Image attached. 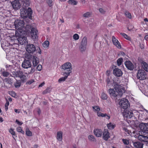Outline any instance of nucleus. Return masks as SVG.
<instances>
[{
	"label": "nucleus",
	"instance_id": "nucleus-1",
	"mask_svg": "<svg viewBox=\"0 0 148 148\" xmlns=\"http://www.w3.org/2000/svg\"><path fill=\"white\" fill-rule=\"evenodd\" d=\"M26 2H24L23 4L22 5V9L21 10V15L23 18L28 17L29 18H32V10L30 8L28 9L26 8L29 6L30 1V0H26Z\"/></svg>",
	"mask_w": 148,
	"mask_h": 148
},
{
	"label": "nucleus",
	"instance_id": "nucleus-2",
	"mask_svg": "<svg viewBox=\"0 0 148 148\" xmlns=\"http://www.w3.org/2000/svg\"><path fill=\"white\" fill-rule=\"evenodd\" d=\"M31 62L30 60L25 59L23 62L22 64V67L24 69H28L31 68V70L25 73L27 74H32L34 73L35 69L33 67H31Z\"/></svg>",
	"mask_w": 148,
	"mask_h": 148
},
{
	"label": "nucleus",
	"instance_id": "nucleus-3",
	"mask_svg": "<svg viewBox=\"0 0 148 148\" xmlns=\"http://www.w3.org/2000/svg\"><path fill=\"white\" fill-rule=\"evenodd\" d=\"M25 28L27 32L31 30L30 34L32 39L35 40L38 38V36L37 34L38 31L36 28L34 27L32 28V26L29 25H27L25 27Z\"/></svg>",
	"mask_w": 148,
	"mask_h": 148
},
{
	"label": "nucleus",
	"instance_id": "nucleus-4",
	"mask_svg": "<svg viewBox=\"0 0 148 148\" xmlns=\"http://www.w3.org/2000/svg\"><path fill=\"white\" fill-rule=\"evenodd\" d=\"M114 88L119 94V96H122L123 94L125 92V90L123 87L116 82L113 83Z\"/></svg>",
	"mask_w": 148,
	"mask_h": 148
},
{
	"label": "nucleus",
	"instance_id": "nucleus-5",
	"mask_svg": "<svg viewBox=\"0 0 148 148\" xmlns=\"http://www.w3.org/2000/svg\"><path fill=\"white\" fill-rule=\"evenodd\" d=\"M15 35L16 36H18L17 40L19 43L21 45L25 44L27 42L26 37L21 36V34L20 32H18L17 33H16Z\"/></svg>",
	"mask_w": 148,
	"mask_h": 148
},
{
	"label": "nucleus",
	"instance_id": "nucleus-6",
	"mask_svg": "<svg viewBox=\"0 0 148 148\" xmlns=\"http://www.w3.org/2000/svg\"><path fill=\"white\" fill-rule=\"evenodd\" d=\"M25 49L26 51L29 53H33L36 51V47L33 44L27 43Z\"/></svg>",
	"mask_w": 148,
	"mask_h": 148
},
{
	"label": "nucleus",
	"instance_id": "nucleus-7",
	"mask_svg": "<svg viewBox=\"0 0 148 148\" xmlns=\"http://www.w3.org/2000/svg\"><path fill=\"white\" fill-rule=\"evenodd\" d=\"M15 27L17 29H20L24 27V23L23 20H16L14 23Z\"/></svg>",
	"mask_w": 148,
	"mask_h": 148
},
{
	"label": "nucleus",
	"instance_id": "nucleus-8",
	"mask_svg": "<svg viewBox=\"0 0 148 148\" xmlns=\"http://www.w3.org/2000/svg\"><path fill=\"white\" fill-rule=\"evenodd\" d=\"M119 105L121 108L126 109L130 106L128 100L125 99H121L119 102Z\"/></svg>",
	"mask_w": 148,
	"mask_h": 148
},
{
	"label": "nucleus",
	"instance_id": "nucleus-9",
	"mask_svg": "<svg viewBox=\"0 0 148 148\" xmlns=\"http://www.w3.org/2000/svg\"><path fill=\"white\" fill-rule=\"evenodd\" d=\"M11 4L13 9L16 10L19 9L23 5V3L21 2L16 0L12 1Z\"/></svg>",
	"mask_w": 148,
	"mask_h": 148
},
{
	"label": "nucleus",
	"instance_id": "nucleus-10",
	"mask_svg": "<svg viewBox=\"0 0 148 148\" xmlns=\"http://www.w3.org/2000/svg\"><path fill=\"white\" fill-rule=\"evenodd\" d=\"M137 77L141 80L145 79L146 77V74L143 70H139L137 73Z\"/></svg>",
	"mask_w": 148,
	"mask_h": 148
},
{
	"label": "nucleus",
	"instance_id": "nucleus-11",
	"mask_svg": "<svg viewBox=\"0 0 148 148\" xmlns=\"http://www.w3.org/2000/svg\"><path fill=\"white\" fill-rule=\"evenodd\" d=\"M62 68L64 70H66L68 72L70 73V74L71 72L72 68L71 64L69 62H66L62 66Z\"/></svg>",
	"mask_w": 148,
	"mask_h": 148
},
{
	"label": "nucleus",
	"instance_id": "nucleus-12",
	"mask_svg": "<svg viewBox=\"0 0 148 148\" xmlns=\"http://www.w3.org/2000/svg\"><path fill=\"white\" fill-rule=\"evenodd\" d=\"M123 116L125 117L127 119H131L133 116V114L132 111L131 110H126L123 113Z\"/></svg>",
	"mask_w": 148,
	"mask_h": 148
},
{
	"label": "nucleus",
	"instance_id": "nucleus-13",
	"mask_svg": "<svg viewBox=\"0 0 148 148\" xmlns=\"http://www.w3.org/2000/svg\"><path fill=\"white\" fill-rule=\"evenodd\" d=\"M140 130L144 133L146 131L148 132V124L144 123H140L139 125Z\"/></svg>",
	"mask_w": 148,
	"mask_h": 148
},
{
	"label": "nucleus",
	"instance_id": "nucleus-14",
	"mask_svg": "<svg viewBox=\"0 0 148 148\" xmlns=\"http://www.w3.org/2000/svg\"><path fill=\"white\" fill-rule=\"evenodd\" d=\"M108 92L110 95V97L112 98H114L119 96V94H117L113 88H110L108 90Z\"/></svg>",
	"mask_w": 148,
	"mask_h": 148
},
{
	"label": "nucleus",
	"instance_id": "nucleus-15",
	"mask_svg": "<svg viewBox=\"0 0 148 148\" xmlns=\"http://www.w3.org/2000/svg\"><path fill=\"white\" fill-rule=\"evenodd\" d=\"M138 139L142 141L146 142V145L148 146V136L144 135H140L138 137Z\"/></svg>",
	"mask_w": 148,
	"mask_h": 148
},
{
	"label": "nucleus",
	"instance_id": "nucleus-16",
	"mask_svg": "<svg viewBox=\"0 0 148 148\" xmlns=\"http://www.w3.org/2000/svg\"><path fill=\"white\" fill-rule=\"evenodd\" d=\"M114 75L118 77L121 76L123 74V73L121 70L118 68L114 69L113 71Z\"/></svg>",
	"mask_w": 148,
	"mask_h": 148
},
{
	"label": "nucleus",
	"instance_id": "nucleus-17",
	"mask_svg": "<svg viewBox=\"0 0 148 148\" xmlns=\"http://www.w3.org/2000/svg\"><path fill=\"white\" fill-rule=\"evenodd\" d=\"M103 133V138L105 140H107L110 137V134L108 130L106 129L104 130Z\"/></svg>",
	"mask_w": 148,
	"mask_h": 148
},
{
	"label": "nucleus",
	"instance_id": "nucleus-18",
	"mask_svg": "<svg viewBox=\"0 0 148 148\" xmlns=\"http://www.w3.org/2000/svg\"><path fill=\"white\" fill-rule=\"evenodd\" d=\"M127 68L129 70H132L134 69V66L132 63L130 61H127L125 62Z\"/></svg>",
	"mask_w": 148,
	"mask_h": 148
},
{
	"label": "nucleus",
	"instance_id": "nucleus-19",
	"mask_svg": "<svg viewBox=\"0 0 148 148\" xmlns=\"http://www.w3.org/2000/svg\"><path fill=\"white\" fill-rule=\"evenodd\" d=\"M16 77H19L22 80H24L25 79L26 76L23 75V72L21 71H17L16 73Z\"/></svg>",
	"mask_w": 148,
	"mask_h": 148
},
{
	"label": "nucleus",
	"instance_id": "nucleus-20",
	"mask_svg": "<svg viewBox=\"0 0 148 148\" xmlns=\"http://www.w3.org/2000/svg\"><path fill=\"white\" fill-rule=\"evenodd\" d=\"M94 132L96 136L98 137H101L103 133L102 130L99 129H95Z\"/></svg>",
	"mask_w": 148,
	"mask_h": 148
},
{
	"label": "nucleus",
	"instance_id": "nucleus-21",
	"mask_svg": "<svg viewBox=\"0 0 148 148\" xmlns=\"http://www.w3.org/2000/svg\"><path fill=\"white\" fill-rule=\"evenodd\" d=\"M63 75H64V76L58 79V82L60 83L65 80L68 76L70 75V73H66V72H63Z\"/></svg>",
	"mask_w": 148,
	"mask_h": 148
},
{
	"label": "nucleus",
	"instance_id": "nucleus-22",
	"mask_svg": "<svg viewBox=\"0 0 148 148\" xmlns=\"http://www.w3.org/2000/svg\"><path fill=\"white\" fill-rule=\"evenodd\" d=\"M112 42L113 44L119 48H121V45L118 40L114 36H112Z\"/></svg>",
	"mask_w": 148,
	"mask_h": 148
},
{
	"label": "nucleus",
	"instance_id": "nucleus-23",
	"mask_svg": "<svg viewBox=\"0 0 148 148\" xmlns=\"http://www.w3.org/2000/svg\"><path fill=\"white\" fill-rule=\"evenodd\" d=\"M134 146L136 148H143V144L139 142H134L133 141Z\"/></svg>",
	"mask_w": 148,
	"mask_h": 148
},
{
	"label": "nucleus",
	"instance_id": "nucleus-24",
	"mask_svg": "<svg viewBox=\"0 0 148 148\" xmlns=\"http://www.w3.org/2000/svg\"><path fill=\"white\" fill-rule=\"evenodd\" d=\"M4 81L9 87L11 86L12 83V80L10 78H6L4 79Z\"/></svg>",
	"mask_w": 148,
	"mask_h": 148
},
{
	"label": "nucleus",
	"instance_id": "nucleus-25",
	"mask_svg": "<svg viewBox=\"0 0 148 148\" xmlns=\"http://www.w3.org/2000/svg\"><path fill=\"white\" fill-rule=\"evenodd\" d=\"M62 132L59 131L57 132V139L58 140L61 141L62 139Z\"/></svg>",
	"mask_w": 148,
	"mask_h": 148
},
{
	"label": "nucleus",
	"instance_id": "nucleus-26",
	"mask_svg": "<svg viewBox=\"0 0 148 148\" xmlns=\"http://www.w3.org/2000/svg\"><path fill=\"white\" fill-rule=\"evenodd\" d=\"M141 64L144 70L146 71H148V64L144 62H142Z\"/></svg>",
	"mask_w": 148,
	"mask_h": 148
},
{
	"label": "nucleus",
	"instance_id": "nucleus-27",
	"mask_svg": "<svg viewBox=\"0 0 148 148\" xmlns=\"http://www.w3.org/2000/svg\"><path fill=\"white\" fill-rule=\"evenodd\" d=\"M37 58L35 56V57H33V58L32 59L33 66L34 67L37 65L39 62L38 60H37Z\"/></svg>",
	"mask_w": 148,
	"mask_h": 148
},
{
	"label": "nucleus",
	"instance_id": "nucleus-28",
	"mask_svg": "<svg viewBox=\"0 0 148 148\" xmlns=\"http://www.w3.org/2000/svg\"><path fill=\"white\" fill-rule=\"evenodd\" d=\"M87 37L85 36L82 39L81 43V45H87Z\"/></svg>",
	"mask_w": 148,
	"mask_h": 148
},
{
	"label": "nucleus",
	"instance_id": "nucleus-29",
	"mask_svg": "<svg viewBox=\"0 0 148 148\" xmlns=\"http://www.w3.org/2000/svg\"><path fill=\"white\" fill-rule=\"evenodd\" d=\"M86 45L80 44L79 47V49L81 52H83L85 51L86 49Z\"/></svg>",
	"mask_w": 148,
	"mask_h": 148
},
{
	"label": "nucleus",
	"instance_id": "nucleus-30",
	"mask_svg": "<svg viewBox=\"0 0 148 148\" xmlns=\"http://www.w3.org/2000/svg\"><path fill=\"white\" fill-rule=\"evenodd\" d=\"M91 15V13L89 12H86L82 16L83 17L85 18H88L90 17Z\"/></svg>",
	"mask_w": 148,
	"mask_h": 148
},
{
	"label": "nucleus",
	"instance_id": "nucleus-31",
	"mask_svg": "<svg viewBox=\"0 0 148 148\" xmlns=\"http://www.w3.org/2000/svg\"><path fill=\"white\" fill-rule=\"evenodd\" d=\"M107 126L108 129L111 130L113 129L115 127V125L111 123L107 124Z\"/></svg>",
	"mask_w": 148,
	"mask_h": 148
},
{
	"label": "nucleus",
	"instance_id": "nucleus-32",
	"mask_svg": "<svg viewBox=\"0 0 148 148\" xmlns=\"http://www.w3.org/2000/svg\"><path fill=\"white\" fill-rule=\"evenodd\" d=\"M49 42L48 40L45 41L43 43V46L45 48H47L49 46Z\"/></svg>",
	"mask_w": 148,
	"mask_h": 148
},
{
	"label": "nucleus",
	"instance_id": "nucleus-33",
	"mask_svg": "<svg viewBox=\"0 0 148 148\" xmlns=\"http://www.w3.org/2000/svg\"><path fill=\"white\" fill-rule=\"evenodd\" d=\"M68 2L69 4L73 5H76L77 3V2L75 0H69Z\"/></svg>",
	"mask_w": 148,
	"mask_h": 148
},
{
	"label": "nucleus",
	"instance_id": "nucleus-34",
	"mask_svg": "<svg viewBox=\"0 0 148 148\" xmlns=\"http://www.w3.org/2000/svg\"><path fill=\"white\" fill-rule=\"evenodd\" d=\"M88 139L91 141H96V139L92 135H89L88 136Z\"/></svg>",
	"mask_w": 148,
	"mask_h": 148
},
{
	"label": "nucleus",
	"instance_id": "nucleus-35",
	"mask_svg": "<svg viewBox=\"0 0 148 148\" xmlns=\"http://www.w3.org/2000/svg\"><path fill=\"white\" fill-rule=\"evenodd\" d=\"M51 90V88H50L48 87L47 89L43 91L42 93L43 94H45L50 92Z\"/></svg>",
	"mask_w": 148,
	"mask_h": 148
},
{
	"label": "nucleus",
	"instance_id": "nucleus-36",
	"mask_svg": "<svg viewBox=\"0 0 148 148\" xmlns=\"http://www.w3.org/2000/svg\"><path fill=\"white\" fill-rule=\"evenodd\" d=\"M21 85V82L19 81H17L16 82L14 83V86L16 88H18Z\"/></svg>",
	"mask_w": 148,
	"mask_h": 148
},
{
	"label": "nucleus",
	"instance_id": "nucleus-37",
	"mask_svg": "<svg viewBox=\"0 0 148 148\" xmlns=\"http://www.w3.org/2000/svg\"><path fill=\"white\" fill-rule=\"evenodd\" d=\"M125 16L129 19H131L132 18V16L131 14L129 12L125 11L124 12Z\"/></svg>",
	"mask_w": 148,
	"mask_h": 148
},
{
	"label": "nucleus",
	"instance_id": "nucleus-38",
	"mask_svg": "<svg viewBox=\"0 0 148 148\" xmlns=\"http://www.w3.org/2000/svg\"><path fill=\"white\" fill-rule=\"evenodd\" d=\"M34 57H35V56L29 54L27 55V56H26V58L27 59V60H30L31 62H32V59Z\"/></svg>",
	"mask_w": 148,
	"mask_h": 148
},
{
	"label": "nucleus",
	"instance_id": "nucleus-39",
	"mask_svg": "<svg viewBox=\"0 0 148 148\" xmlns=\"http://www.w3.org/2000/svg\"><path fill=\"white\" fill-rule=\"evenodd\" d=\"M101 98L103 100L106 99L108 98L106 94L103 92L101 95Z\"/></svg>",
	"mask_w": 148,
	"mask_h": 148
},
{
	"label": "nucleus",
	"instance_id": "nucleus-40",
	"mask_svg": "<svg viewBox=\"0 0 148 148\" xmlns=\"http://www.w3.org/2000/svg\"><path fill=\"white\" fill-rule=\"evenodd\" d=\"M123 62V59L122 58H120L118 59L117 61V64L118 66H119Z\"/></svg>",
	"mask_w": 148,
	"mask_h": 148
},
{
	"label": "nucleus",
	"instance_id": "nucleus-41",
	"mask_svg": "<svg viewBox=\"0 0 148 148\" xmlns=\"http://www.w3.org/2000/svg\"><path fill=\"white\" fill-rule=\"evenodd\" d=\"M121 35L126 39L129 40L130 39V38L125 33H121Z\"/></svg>",
	"mask_w": 148,
	"mask_h": 148
},
{
	"label": "nucleus",
	"instance_id": "nucleus-42",
	"mask_svg": "<svg viewBox=\"0 0 148 148\" xmlns=\"http://www.w3.org/2000/svg\"><path fill=\"white\" fill-rule=\"evenodd\" d=\"M26 134L28 136H32V132L29 131L28 129H27L26 130Z\"/></svg>",
	"mask_w": 148,
	"mask_h": 148
},
{
	"label": "nucleus",
	"instance_id": "nucleus-43",
	"mask_svg": "<svg viewBox=\"0 0 148 148\" xmlns=\"http://www.w3.org/2000/svg\"><path fill=\"white\" fill-rule=\"evenodd\" d=\"M73 38L75 40H77L79 39V36L77 34H75L73 36Z\"/></svg>",
	"mask_w": 148,
	"mask_h": 148
},
{
	"label": "nucleus",
	"instance_id": "nucleus-44",
	"mask_svg": "<svg viewBox=\"0 0 148 148\" xmlns=\"http://www.w3.org/2000/svg\"><path fill=\"white\" fill-rule=\"evenodd\" d=\"M93 109L94 110V111H99L100 110V108L98 106H94L92 107Z\"/></svg>",
	"mask_w": 148,
	"mask_h": 148
},
{
	"label": "nucleus",
	"instance_id": "nucleus-45",
	"mask_svg": "<svg viewBox=\"0 0 148 148\" xmlns=\"http://www.w3.org/2000/svg\"><path fill=\"white\" fill-rule=\"evenodd\" d=\"M16 130L18 132H21L23 134H24V132L22 130L21 128V127H18L16 129Z\"/></svg>",
	"mask_w": 148,
	"mask_h": 148
},
{
	"label": "nucleus",
	"instance_id": "nucleus-46",
	"mask_svg": "<svg viewBox=\"0 0 148 148\" xmlns=\"http://www.w3.org/2000/svg\"><path fill=\"white\" fill-rule=\"evenodd\" d=\"M9 104V101L7 100L6 102L5 103V108L6 111H7L8 109V106Z\"/></svg>",
	"mask_w": 148,
	"mask_h": 148
},
{
	"label": "nucleus",
	"instance_id": "nucleus-47",
	"mask_svg": "<svg viewBox=\"0 0 148 148\" xmlns=\"http://www.w3.org/2000/svg\"><path fill=\"white\" fill-rule=\"evenodd\" d=\"M122 141L123 143L125 145H128L129 144V141L128 140L123 139Z\"/></svg>",
	"mask_w": 148,
	"mask_h": 148
},
{
	"label": "nucleus",
	"instance_id": "nucleus-48",
	"mask_svg": "<svg viewBox=\"0 0 148 148\" xmlns=\"http://www.w3.org/2000/svg\"><path fill=\"white\" fill-rule=\"evenodd\" d=\"M9 73L7 71H3L2 72L3 75L5 77H7L9 75Z\"/></svg>",
	"mask_w": 148,
	"mask_h": 148
},
{
	"label": "nucleus",
	"instance_id": "nucleus-49",
	"mask_svg": "<svg viewBox=\"0 0 148 148\" xmlns=\"http://www.w3.org/2000/svg\"><path fill=\"white\" fill-rule=\"evenodd\" d=\"M47 2L49 6L51 7L52 5V0H47Z\"/></svg>",
	"mask_w": 148,
	"mask_h": 148
},
{
	"label": "nucleus",
	"instance_id": "nucleus-50",
	"mask_svg": "<svg viewBox=\"0 0 148 148\" xmlns=\"http://www.w3.org/2000/svg\"><path fill=\"white\" fill-rule=\"evenodd\" d=\"M34 82V79H31L29 80L27 82L26 84H31L32 83Z\"/></svg>",
	"mask_w": 148,
	"mask_h": 148
},
{
	"label": "nucleus",
	"instance_id": "nucleus-51",
	"mask_svg": "<svg viewBox=\"0 0 148 148\" xmlns=\"http://www.w3.org/2000/svg\"><path fill=\"white\" fill-rule=\"evenodd\" d=\"M37 69L39 71H40L42 68V66L40 64H39L37 67Z\"/></svg>",
	"mask_w": 148,
	"mask_h": 148
},
{
	"label": "nucleus",
	"instance_id": "nucleus-52",
	"mask_svg": "<svg viewBox=\"0 0 148 148\" xmlns=\"http://www.w3.org/2000/svg\"><path fill=\"white\" fill-rule=\"evenodd\" d=\"M104 114L100 112H97V115L99 116L103 117L104 116Z\"/></svg>",
	"mask_w": 148,
	"mask_h": 148
},
{
	"label": "nucleus",
	"instance_id": "nucleus-53",
	"mask_svg": "<svg viewBox=\"0 0 148 148\" xmlns=\"http://www.w3.org/2000/svg\"><path fill=\"white\" fill-rule=\"evenodd\" d=\"M9 132L12 135H14L15 134V132L14 130L12 128H11L9 130Z\"/></svg>",
	"mask_w": 148,
	"mask_h": 148
},
{
	"label": "nucleus",
	"instance_id": "nucleus-54",
	"mask_svg": "<svg viewBox=\"0 0 148 148\" xmlns=\"http://www.w3.org/2000/svg\"><path fill=\"white\" fill-rule=\"evenodd\" d=\"M99 11L100 13L102 14H105V11L102 8H101L99 9Z\"/></svg>",
	"mask_w": 148,
	"mask_h": 148
},
{
	"label": "nucleus",
	"instance_id": "nucleus-55",
	"mask_svg": "<svg viewBox=\"0 0 148 148\" xmlns=\"http://www.w3.org/2000/svg\"><path fill=\"white\" fill-rule=\"evenodd\" d=\"M106 82L107 84H108L110 82V79L109 78V77H108L106 80Z\"/></svg>",
	"mask_w": 148,
	"mask_h": 148
},
{
	"label": "nucleus",
	"instance_id": "nucleus-56",
	"mask_svg": "<svg viewBox=\"0 0 148 148\" xmlns=\"http://www.w3.org/2000/svg\"><path fill=\"white\" fill-rule=\"evenodd\" d=\"M104 117H105L106 119H109L110 118V116L107 115L106 114H104Z\"/></svg>",
	"mask_w": 148,
	"mask_h": 148
},
{
	"label": "nucleus",
	"instance_id": "nucleus-57",
	"mask_svg": "<svg viewBox=\"0 0 148 148\" xmlns=\"http://www.w3.org/2000/svg\"><path fill=\"white\" fill-rule=\"evenodd\" d=\"M11 95L13 97H15L16 96V94L14 92H11Z\"/></svg>",
	"mask_w": 148,
	"mask_h": 148
},
{
	"label": "nucleus",
	"instance_id": "nucleus-58",
	"mask_svg": "<svg viewBox=\"0 0 148 148\" xmlns=\"http://www.w3.org/2000/svg\"><path fill=\"white\" fill-rule=\"evenodd\" d=\"M110 71L108 70L106 72V75L108 77L110 75Z\"/></svg>",
	"mask_w": 148,
	"mask_h": 148
},
{
	"label": "nucleus",
	"instance_id": "nucleus-59",
	"mask_svg": "<svg viewBox=\"0 0 148 148\" xmlns=\"http://www.w3.org/2000/svg\"><path fill=\"white\" fill-rule=\"evenodd\" d=\"M16 122L19 125H21L22 124V123L19 121L18 120H16Z\"/></svg>",
	"mask_w": 148,
	"mask_h": 148
},
{
	"label": "nucleus",
	"instance_id": "nucleus-60",
	"mask_svg": "<svg viewBox=\"0 0 148 148\" xmlns=\"http://www.w3.org/2000/svg\"><path fill=\"white\" fill-rule=\"evenodd\" d=\"M14 111L15 112L18 113L20 112V110L15 109H14Z\"/></svg>",
	"mask_w": 148,
	"mask_h": 148
},
{
	"label": "nucleus",
	"instance_id": "nucleus-61",
	"mask_svg": "<svg viewBox=\"0 0 148 148\" xmlns=\"http://www.w3.org/2000/svg\"><path fill=\"white\" fill-rule=\"evenodd\" d=\"M44 84H45L44 82H42L40 85H39V87H42V86H43L44 85Z\"/></svg>",
	"mask_w": 148,
	"mask_h": 148
},
{
	"label": "nucleus",
	"instance_id": "nucleus-62",
	"mask_svg": "<svg viewBox=\"0 0 148 148\" xmlns=\"http://www.w3.org/2000/svg\"><path fill=\"white\" fill-rule=\"evenodd\" d=\"M145 38L147 41H148V34L145 36Z\"/></svg>",
	"mask_w": 148,
	"mask_h": 148
},
{
	"label": "nucleus",
	"instance_id": "nucleus-63",
	"mask_svg": "<svg viewBox=\"0 0 148 148\" xmlns=\"http://www.w3.org/2000/svg\"><path fill=\"white\" fill-rule=\"evenodd\" d=\"M37 112H38V114L40 115L41 113L40 110V109H38V111H37Z\"/></svg>",
	"mask_w": 148,
	"mask_h": 148
},
{
	"label": "nucleus",
	"instance_id": "nucleus-64",
	"mask_svg": "<svg viewBox=\"0 0 148 148\" xmlns=\"http://www.w3.org/2000/svg\"><path fill=\"white\" fill-rule=\"evenodd\" d=\"M81 1L83 4H85L86 2L85 0H81Z\"/></svg>",
	"mask_w": 148,
	"mask_h": 148
}]
</instances>
